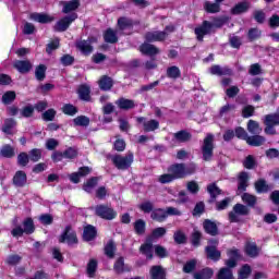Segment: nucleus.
Masks as SVG:
<instances>
[{
    "mask_svg": "<svg viewBox=\"0 0 279 279\" xmlns=\"http://www.w3.org/2000/svg\"><path fill=\"white\" fill-rule=\"evenodd\" d=\"M166 234H167V229L159 227L153 231L151 239H160V236H165Z\"/></svg>",
    "mask_w": 279,
    "mask_h": 279,
    "instance_id": "e2e57ef3",
    "label": "nucleus"
},
{
    "mask_svg": "<svg viewBox=\"0 0 279 279\" xmlns=\"http://www.w3.org/2000/svg\"><path fill=\"white\" fill-rule=\"evenodd\" d=\"M204 230L207 234H211V236H215L218 232L217 225L210 220L204 221Z\"/></svg>",
    "mask_w": 279,
    "mask_h": 279,
    "instance_id": "a878e982",
    "label": "nucleus"
},
{
    "mask_svg": "<svg viewBox=\"0 0 279 279\" xmlns=\"http://www.w3.org/2000/svg\"><path fill=\"white\" fill-rule=\"evenodd\" d=\"M13 184L19 187L25 186V184H27V174L21 170L15 172L13 177Z\"/></svg>",
    "mask_w": 279,
    "mask_h": 279,
    "instance_id": "ddd939ff",
    "label": "nucleus"
},
{
    "mask_svg": "<svg viewBox=\"0 0 279 279\" xmlns=\"http://www.w3.org/2000/svg\"><path fill=\"white\" fill-rule=\"evenodd\" d=\"M43 119L44 121H53V119H56V110L48 109L43 113Z\"/></svg>",
    "mask_w": 279,
    "mask_h": 279,
    "instance_id": "338daca9",
    "label": "nucleus"
},
{
    "mask_svg": "<svg viewBox=\"0 0 279 279\" xmlns=\"http://www.w3.org/2000/svg\"><path fill=\"white\" fill-rule=\"evenodd\" d=\"M255 189L257 193H267L269 191V185L265 180H259L255 183Z\"/></svg>",
    "mask_w": 279,
    "mask_h": 279,
    "instance_id": "37998d69",
    "label": "nucleus"
},
{
    "mask_svg": "<svg viewBox=\"0 0 279 279\" xmlns=\"http://www.w3.org/2000/svg\"><path fill=\"white\" fill-rule=\"evenodd\" d=\"M137 123H143L144 132H154L160 128V123L157 120H148L145 118H137Z\"/></svg>",
    "mask_w": 279,
    "mask_h": 279,
    "instance_id": "9b49d317",
    "label": "nucleus"
},
{
    "mask_svg": "<svg viewBox=\"0 0 279 279\" xmlns=\"http://www.w3.org/2000/svg\"><path fill=\"white\" fill-rule=\"evenodd\" d=\"M88 173H90V168H88V167L80 168L78 172H74V173L70 174V180L74 184H78L80 179L84 178V175H88Z\"/></svg>",
    "mask_w": 279,
    "mask_h": 279,
    "instance_id": "4468645a",
    "label": "nucleus"
},
{
    "mask_svg": "<svg viewBox=\"0 0 279 279\" xmlns=\"http://www.w3.org/2000/svg\"><path fill=\"white\" fill-rule=\"evenodd\" d=\"M151 279H165V269L160 266H153L150 269Z\"/></svg>",
    "mask_w": 279,
    "mask_h": 279,
    "instance_id": "c85d7f7f",
    "label": "nucleus"
},
{
    "mask_svg": "<svg viewBox=\"0 0 279 279\" xmlns=\"http://www.w3.org/2000/svg\"><path fill=\"white\" fill-rule=\"evenodd\" d=\"M151 219L155 221H165L167 219V210L156 209L151 213Z\"/></svg>",
    "mask_w": 279,
    "mask_h": 279,
    "instance_id": "e433bc0d",
    "label": "nucleus"
},
{
    "mask_svg": "<svg viewBox=\"0 0 279 279\" xmlns=\"http://www.w3.org/2000/svg\"><path fill=\"white\" fill-rule=\"evenodd\" d=\"M14 99H16V93H14V92H7L2 96V104H5V105L12 104V101H14Z\"/></svg>",
    "mask_w": 279,
    "mask_h": 279,
    "instance_id": "6e6d98bb",
    "label": "nucleus"
},
{
    "mask_svg": "<svg viewBox=\"0 0 279 279\" xmlns=\"http://www.w3.org/2000/svg\"><path fill=\"white\" fill-rule=\"evenodd\" d=\"M23 226L25 234H32L34 232V220L32 218L24 220Z\"/></svg>",
    "mask_w": 279,
    "mask_h": 279,
    "instance_id": "49530a36",
    "label": "nucleus"
},
{
    "mask_svg": "<svg viewBox=\"0 0 279 279\" xmlns=\"http://www.w3.org/2000/svg\"><path fill=\"white\" fill-rule=\"evenodd\" d=\"M118 27L120 29H129V27H132V21L126 17H121L118 20Z\"/></svg>",
    "mask_w": 279,
    "mask_h": 279,
    "instance_id": "3c124183",
    "label": "nucleus"
},
{
    "mask_svg": "<svg viewBox=\"0 0 279 279\" xmlns=\"http://www.w3.org/2000/svg\"><path fill=\"white\" fill-rule=\"evenodd\" d=\"M234 108H236L234 105H225L222 108H220V117H226V114H230V112H233Z\"/></svg>",
    "mask_w": 279,
    "mask_h": 279,
    "instance_id": "0e129e2a",
    "label": "nucleus"
},
{
    "mask_svg": "<svg viewBox=\"0 0 279 279\" xmlns=\"http://www.w3.org/2000/svg\"><path fill=\"white\" fill-rule=\"evenodd\" d=\"M43 157V150L38 148H34L29 151V158L33 162H38V160Z\"/></svg>",
    "mask_w": 279,
    "mask_h": 279,
    "instance_id": "4d7b16f0",
    "label": "nucleus"
},
{
    "mask_svg": "<svg viewBox=\"0 0 279 279\" xmlns=\"http://www.w3.org/2000/svg\"><path fill=\"white\" fill-rule=\"evenodd\" d=\"M0 156L3 158H12L14 156V148L10 145H5L0 149Z\"/></svg>",
    "mask_w": 279,
    "mask_h": 279,
    "instance_id": "a19ab883",
    "label": "nucleus"
},
{
    "mask_svg": "<svg viewBox=\"0 0 279 279\" xmlns=\"http://www.w3.org/2000/svg\"><path fill=\"white\" fill-rule=\"evenodd\" d=\"M104 39L107 43L114 44L119 38L117 37V32H114L112 28H108L104 34Z\"/></svg>",
    "mask_w": 279,
    "mask_h": 279,
    "instance_id": "473e14b6",
    "label": "nucleus"
},
{
    "mask_svg": "<svg viewBox=\"0 0 279 279\" xmlns=\"http://www.w3.org/2000/svg\"><path fill=\"white\" fill-rule=\"evenodd\" d=\"M252 274V268L248 265H244L239 271V279H247Z\"/></svg>",
    "mask_w": 279,
    "mask_h": 279,
    "instance_id": "864d4df0",
    "label": "nucleus"
},
{
    "mask_svg": "<svg viewBox=\"0 0 279 279\" xmlns=\"http://www.w3.org/2000/svg\"><path fill=\"white\" fill-rule=\"evenodd\" d=\"M242 202H244V204H247V206H255L256 196H254L252 194L244 193L242 195Z\"/></svg>",
    "mask_w": 279,
    "mask_h": 279,
    "instance_id": "09e8293b",
    "label": "nucleus"
},
{
    "mask_svg": "<svg viewBox=\"0 0 279 279\" xmlns=\"http://www.w3.org/2000/svg\"><path fill=\"white\" fill-rule=\"evenodd\" d=\"M15 125H16V122L14 120L8 119L4 121L2 132H4V134H14Z\"/></svg>",
    "mask_w": 279,
    "mask_h": 279,
    "instance_id": "f704fd0d",
    "label": "nucleus"
},
{
    "mask_svg": "<svg viewBox=\"0 0 279 279\" xmlns=\"http://www.w3.org/2000/svg\"><path fill=\"white\" fill-rule=\"evenodd\" d=\"M114 242H108V244L105 246V254L108 256V258H114Z\"/></svg>",
    "mask_w": 279,
    "mask_h": 279,
    "instance_id": "13d9d810",
    "label": "nucleus"
},
{
    "mask_svg": "<svg viewBox=\"0 0 279 279\" xmlns=\"http://www.w3.org/2000/svg\"><path fill=\"white\" fill-rule=\"evenodd\" d=\"M28 162H29V156L26 153H21L17 156V163L21 167H27Z\"/></svg>",
    "mask_w": 279,
    "mask_h": 279,
    "instance_id": "052dcab7",
    "label": "nucleus"
},
{
    "mask_svg": "<svg viewBox=\"0 0 279 279\" xmlns=\"http://www.w3.org/2000/svg\"><path fill=\"white\" fill-rule=\"evenodd\" d=\"M77 8H80V1L72 0V1L63 3V10L62 11H63L64 14H69V12H73V11L77 10Z\"/></svg>",
    "mask_w": 279,
    "mask_h": 279,
    "instance_id": "393cba45",
    "label": "nucleus"
},
{
    "mask_svg": "<svg viewBox=\"0 0 279 279\" xmlns=\"http://www.w3.org/2000/svg\"><path fill=\"white\" fill-rule=\"evenodd\" d=\"M167 38V32H149L146 34V40L148 43H156L158 40H165Z\"/></svg>",
    "mask_w": 279,
    "mask_h": 279,
    "instance_id": "2eb2a0df",
    "label": "nucleus"
},
{
    "mask_svg": "<svg viewBox=\"0 0 279 279\" xmlns=\"http://www.w3.org/2000/svg\"><path fill=\"white\" fill-rule=\"evenodd\" d=\"M99 87L101 90H110L112 88V78L104 76L99 81Z\"/></svg>",
    "mask_w": 279,
    "mask_h": 279,
    "instance_id": "58836bf2",
    "label": "nucleus"
},
{
    "mask_svg": "<svg viewBox=\"0 0 279 279\" xmlns=\"http://www.w3.org/2000/svg\"><path fill=\"white\" fill-rule=\"evenodd\" d=\"M62 112H63V114L73 117V116L77 114V108H75V106H73L71 104H68L62 107Z\"/></svg>",
    "mask_w": 279,
    "mask_h": 279,
    "instance_id": "c03bdc74",
    "label": "nucleus"
},
{
    "mask_svg": "<svg viewBox=\"0 0 279 279\" xmlns=\"http://www.w3.org/2000/svg\"><path fill=\"white\" fill-rule=\"evenodd\" d=\"M117 106H119L122 110H130L134 108V100L120 98L116 101Z\"/></svg>",
    "mask_w": 279,
    "mask_h": 279,
    "instance_id": "c756f323",
    "label": "nucleus"
},
{
    "mask_svg": "<svg viewBox=\"0 0 279 279\" xmlns=\"http://www.w3.org/2000/svg\"><path fill=\"white\" fill-rule=\"evenodd\" d=\"M134 230L136 234H145V222L143 221V219L134 222Z\"/></svg>",
    "mask_w": 279,
    "mask_h": 279,
    "instance_id": "bf43d9fd",
    "label": "nucleus"
},
{
    "mask_svg": "<svg viewBox=\"0 0 279 279\" xmlns=\"http://www.w3.org/2000/svg\"><path fill=\"white\" fill-rule=\"evenodd\" d=\"M245 252H246L247 256H251L252 258H254V256H256L259 251H258V246H256V244L248 243V244H246Z\"/></svg>",
    "mask_w": 279,
    "mask_h": 279,
    "instance_id": "79ce46f5",
    "label": "nucleus"
},
{
    "mask_svg": "<svg viewBox=\"0 0 279 279\" xmlns=\"http://www.w3.org/2000/svg\"><path fill=\"white\" fill-rule=\"evenodd\" d=\"M222 26H223V20H218V21H215L214 23L204 21L201 26L195 28V35L197 40H204V36H208V34H213L216 27H222Z\"/></svg>",
    "mask_w": 279,
    "mask_h": 279,
    "instance_id": "f257e3e1",
    "label": "nucleus"
},
{
    "mask_svg": "<svg viewBox=\"0 0 279 279\" xmlns=\"http://www.w3.org/2000/svg\"><path fill=\"white\" fill-rule=\"evenodd\" d=\"M93 43H97V38L92 37L87 41L86 40H81L76 44L77 49L82 51L85 56H88V53H93Z\"/></svg>",
    "mask_w": 279,
    "mask_h": 279,
    "instance_id": "9d476101",
    "label": "nucleus"
},
{
    "mask_svg": "<svg viewBox=\"0 0 279 279\" xmlns=\"http://www.w3.org/2000/svg\"><path fill=\"white\" fill-rule=\"evenodd\" d=\"M111 161L121 171H125V169H130L132 167V162H134V155L129 153L126 156L113 155L111 157Z\"/></svg>",
    "mask_w": 279,
    "mask_h": 279,
    "instance_id": "f03ea898",
    "label": "nucleus"
},
{
    "mask_svg": "<svg viewBox=\"0 0 279 279\" xmlns=\"http://www.w3.org/2000/svg\"><path fill=\"white\" fill-rule=\"evenodd\" d=\"M207 191L213 199H215V197H217V195H221V190H219L217 187V184H215V183L209 184L207 186Z\"/></svg>",
    "mask_w": 279,
    "mask_h": 279,
    "instance_id": "603ef678",
    "label": "nucleus"
},
{
    "mask_svg": "<svg viewBox=\"0 0 279 279\" xmlns=\"http://www.w3.org/2000/svg\"><path fill=\"white\" fill-rule=\"evenodd\" d=\"M47 71V66L40 64L39 66L36 68L35 71V76L37 80H39V82H43V80H45V73Z\"/></svg>",
    "mask_w": 279,
    "mask_h": 279,
    "instance_id": "5fc2aeb1",
    "label": "nucleus"
},
{
    "mask_svg": "<svg viewBox=\"0 0 279 279\" xmlns=\"http://www.w3.org/2000/svg\"><path fill=\"white\" fill-rule=\"evenodd\" d=\"M264 124L272 125V126L279 125V114L278 113L267 114L265 117Z\"/></svg>",
    "mask_w": 279,
    "mask_h": 279,
    "instance_id": "2f4dec72",
    "label": "nucleus"
},
{
    "mask_svg": "<svg viewBox=\"0 0 279 279\" xmlns=\"http://www.w3.org/2000/svg\"><path fill=\"white\" fill-rule=\"evenodd\" d=\"M95 186H97V178H93L90 180H88L83 189L86 193H93V190L95 189Z\"/></svg>",
    "mask_w": 279,
    "mask_h": 279,
    "instance_id": "de8ad7c7",
    "label": "nucleus"
},
{
    "mask_svg": "<svg viewBox=\"0 0 279 279\" xmlns=\"http://www.w3.org/2000/svg\"><path fill=\"white\" fill-rule=\"evenodd\" d=\"M13 66L19 73H29V71H32V62L27 60H16L14 61Z\"/></svg>",
    "mask_w": 279,
    "mask_h": 279,
    "instance_id": "f8f14e48",
    "label": "nucleus"
},
{
    "mask_svg": "<svg viewBox=\"0 0 279 279\" xmlns=\"http://www.w3.org/2000/svg\"><path fill=\"white\" fill-rule=\"evenodd\" d=\"M195 171V166H192L191 169L184 167L183 163H177L169 167L168 172L172 174L174 180H180V178H184L185 175H190Z\"/></svg>",
    "mask_w": 279,
    "mask_h": 279,
    "instance_id": "7ed1b4c3",
    "label": "nucleus"
},
{
    "mask_svg": "<svg viewBox=\"0 0 279 279\" xmlns=\"http://www.w3.org/2000/svg\"><path fill=\"white\" fill-rule=\"evenodd\" d=\"M245 215H250V208L243 204H236L233 207V210L229 213V219L233 223L241 221V217H245Z\"/></svg>",
    "mask_w": 279,
    "mask_h": 279,
    "instance_id": "39448f33",
    "label": "nucleus"
},
{
    "mask_svg": "<svg viewBox=\"0 0 279 279\" xmlns=\"http://www.w3.org/2000/svg\"><path fill=\"white\" fill-rule=\"evenodd\" d=\"M95 271H97V259H90L87 264V274L89 278H93V276H95Z\"/></svg>",
    "mask_w": 279,
    "mask_h": 279,
    "instance_id": "8fccbe9b",
    "label": "nucleus"
},
{
    "mask_svg": "<svg viewBox=\"0 0 279 279\" xmlns=\"http://www.w3.org/2000/svg\"><path fill=\"white\" fill-rule=\"evenodd\" d=\"M217 245H219V242L217 240H211L206 247L207 256L211 260H219V258H221V252L217 251Z\"/></svg>",
    "mask_w": 279,
    "mask_h": 279,
    "instance_id": "1a4fd4ad",
    "label": "nucleus"
},
{
    "mask_svg": "<svg viewBox=\"0 0 279 279\" xmlns=\"http://www.w3.org/2000/svg\"><path fill=\"white\" fill-rule=\"evenodd\" d=\"M215 141V136L213 134H208L203 144V158L204 160L208 161L213 158V149L215 148V145L213 144Z\"/></svg>",
    "mask_w": 279,
    "mask_h": 279,
    "instance_id": "0eeeda50",
    "label": "nucleus"
},
{
    "mask_svg": "<svg viewBox=\"0 0 279 279\" xmlns=\"http://www.w3.org/2000/svg\"><path fill=\"white\" fill-rule=\"evenodd\" d=\"M73 123L76 128H88L90 125V119L86 116H78L73 119Z\"/></svg>",
    "mask_w": 279,
    "mask_h": 279,
    "instance_id": "b1692460",
    "label": "nucleus"
},
{
    "mask_svg": "<svg viewBox=\"0 0 279 279\" xmlns=\"http://www.w3.org/2000/svg\"><path fill=\"white\" fill-rule=\"evenodd\" d=\"M140 252L144 254L147 258H154V245L151 242L147 241L140 247Z\"/></svg>",
    "mask_w": 279,
    "mask_h": 279,
    "instance_id": "5701e85b",
    "label": "nucleus"
},
{
    "mask_svg": "<svg viewBox=\"0 0 279 279\" xmlns=\"http://www.w3.org/2000/svg\"><path fill=\"white\" fill-rule=\"evenodd\" d=\"M204 9L207 12H209V14H216V12H219V10H221V8L218 4V2H210V1H206L204 3Z\"/></svg>",
    "mask_w": 279,
    "mask_h": 279,
    "instance_id": "72a5a7b5",
    "label": "nucleus"
},
{
    "mask_svg": "<svg viewBox=\"0 0 279 279\" xmlns=\"http://www.w3.org/2000/svg\"><path fill=\"white\" fill-rule=\"evenodd\" d=\"M59 243L68 245H77V234L71 227H66L63 233L59 236Z\"/></svg>",
    "mask_w": 279,
    "mask_h": 279,
    "instance_id": "423d86ee",
    "label": "nucleus"
},
{
    "mask_svg": "<svg viewBox=\"0 0 279 279\" xmlns=\"http://www.w3.org/2000/svg\"><path fill=\"white\" fill-rule=\"evenodd\" d=\"M167 75L171 80H178V77H180V75H182V73L180 72V68L172 65V66L168 68Z\"/></svg>",
    "mask_w": 279,
    "mask_h": 279,
    "instance_id": "ea45409f",
    "label": "nucleus"
},
{
    "mask_svg": "<svg viewBox=\"0 0 279 279\" xmlns=\"http://www.w3.org/2000/svg\"><path fill=\"white\" fill-rule=\"evenodd\" d=\"M218 279H234L230 268H221L218 272Z\"/></svg>",
    "mask_w": 279,
    "mask_h": 279,
    "instance_id": "a18cd8bd",
    "label": "nucleus"
},
{
    "mask_svg": "<svg viewBox=\"0 0 279 279\" xmlns=\"http://www.w3.org/2000/svg\"><path fill=\"white\" fill-rule=\"evenodd\" d=\"M140 51L142 53H145L146 56H157V53H160V50L158 48L147 43L141 46Z\"/></svg>",
    "mask_w": 279,
    "mask_h": 279,
    "instance_id": "f3484780",
    "label": "nucleus"
},
{
    "mask_svg": "<svg viewBox=\"0 0 279 279\" xmlns=\"http://www.w3.org/2000/svg\"><path fill=\"white\" fill-rule=\"evenodd\" d=\"M209 72L211 75H230V73H232V71L228 68H221L220 65H214L209 69Z\"/></svg>",
    "mask_w": 279,
    "mask_h": 279,
    "instance_id": "4be33fe9",
    "label": "nucleus"
},
{
    "mask_svg": "<svg viewBox=\"0 0 279 279\" xmlns=\"http://www.w3.org/2000/svg\"><path fill=\"white\" fill-rule=\"evenodd\" d=\"M80 99L88 101L90 99V87L88 85H81L77 90Z\"/></svg>",
    "mask_w": 279,
    "mask_h": 279,
    "instance_id": "412c9836",
    "label": "nucleus"
},
{
    "mask_svg": "<svg viewBox=\"0 0 279 279\" xmlns=\"http://www.w3.org/2000/svg\"><path fill=\"white\" fill-rule=\"evenodd\" d=\"M247 180H250L247 172H241L239 174L238 191H245V189H247Z\"/></svg>",
    "mask_w": 279,
    "mask_h": 279,
    "instance_id": "bb28decb",
    "label": "nucleus"
},
{
    "mask_svg": "<svg viewBox=\"0 0 279 279\" xmlns=\"http://www.w3.org/2000/svg\"><path fill=\"white\" fill-rule=\"evenodd\" d=\"M29 19L36 21V23H51V21H53V17L45 13H32Z\"/></svg>",
    "mask_w": 279,
    "mask_h": 279,
    "instance_id": "6ab92c4d",
    "label": "nucleus"
},
{
    "mask_svg": "<svg viewBox=\"0 0 279 279\" xmlns=\"http://www.w3.org/2000/svg\"><path fill=\"white\" fill-rule=\"evenodd\" d=\"M230 202H232V198H230V197L225 198V199L221 201V202H218V203L216 204L217 210H226V208H228V206H230Z\"/></svg>",
    "mask_w": 279,
    "mask_h": 279,
    "instance_id": "69168bd1",
    "label": "nucleus"
},
{
    "mask_svg": "<svg viewBox=\"0 0 279 279\" xmlns=\"http://www.w3.org/2000/svg\"><path fill=\"white\" fill-rule=\"evenodd\" d=\"M173 180H175L171 172L166 173V174H161L158 178V182H160V184H169V182H173Z\"/></svg>",
    "mask_w": 279,
    "mask_h": 279,
    "instance_id": "680f3d73",
    "label": "nucleus"
},
{
    "mask_svg": "<svg viewBox=\"0 0 279 279\" xmlns=\"http://www.w3.org/2000/svg\"><path fill=\"white\" fill-rule=\"evenodd\" d=\"M215 272L210 268H205L199 272L194 274V279H211Z\"/></svg>",
    "mask_w": 279,
    "mask_h": 279,
    "instance_id": "7c9ffc66",
    "label": "nucleus"
},
{
    "mask_svg": "<svg viewBox=\"0 0 279 279\" xmlns=\"http://www.w3.org/2000/svg\"><path fill=\"white\" fill-rule=\"evenodd\" d=\"M97 236V229L95 227L88 225L84 228L83 239L84 241H93Z\"/></svg>",
    "mask_w": 279,
    "mask_h": 279,
    "instance_id": "aec40b11",
    "label": "nucleus"
},
{
    "mask_svg": "<svg viewBox=\"0 0 279 279\" xmlns=\"http://www.w3.org/2000/svg\"><path fill=\"white\" fill-rule=\"evenodd\" d=\"M235 136L238 138H242V141H246V142L250 138V136H247V132H245V130L243 128L235 129Z\"/></svg>",
    "mask_w": 279,
    "mask_h": 279,
    "instance_id": "774afa93",
    "label": "nucleus"
},
{
    "mask_svg": "<svg viewBox=\"0 0 279 279\" xmlns=\"http://www.w3.org/2000/svg\"><path fill=\"white\" fill-rule=\"evenodd\" d=\"M247 132L250 134H260L263 132V129L260 128V124L254 120H250L247 123Z\"/></svg>",
    "mask_w": 279,
    "mask_h": 279,
    "instance_id": "cd10ccee",
    "label": "nucleus"
},
{
    "mask_svg": "<svg viewBox=\"0 0 279 279\" xmlns=\"http://www.w3.org/2000/svg\"><path fill=\"white\" fill-rule=\"evenodd\" d=\"M174 140L178 143H186V141H191V133L186 131H180L174 134Z\"/></svg>",
    "mask_w": 279,
    "mask_h": 279,
    "instance_id": "4c0bfd02",
    "label": "nucleus"
},
{
    "mask_svg": "<svg viewBox=\"0 0 279 279\" xmlns=\"http://www.w3.org/2000/svg\"><path fill=\"white\" fill-rule=\"evenodd\" d=\"M75 19H77V14L75 13H73L70 16L61 19L59 22H57L54 29L57 32H66V29H69V25H71L73 21H75Z\"/></svg>",
    "mask_w": 279,
    "mask_h": 279,
    "instance_id": "6e6552de",
    "label": "nucleus"
},
{
    "mask_svg": "<svg viewBox=\"0 0 279 279\" xmlns=\"http://www.w3.org/2000/svg\"><path fill=\"white\" fill-rule=\"evenodd\" d=\"M250 10V2H240L233 9V14H243V12H247Z\"/></svg>",
    "mask_w": 279,
    "mask_h": 279,
    "instance_id": "c9c22d12",
    "label": "nucleus"
},
{
    "mask_svg": "<svg viewBox=\"0 0 279 279\" xmlns=\"http://www.w3.org/2000/svg\"><path fill=\"white\" fill-rule=\"evenodd\" d=\"M265 136L258 134L248 136V138H246L247 145H251L252 147H260V145H265Z\"/></svg>",
    "mask_w": 279,
    "mask_h": 279,
    "instance_id": "dca6fc26",
    "label": "nucleus"
},
{
    "mask_svg": "<svg viewBox=\"0 0 279 279\" xmlns=\"http://www.w3.org/2000/svg\"><path fill=\"white\" fill-rule=\"evenodd\" d=\"M229 259L226 262L227 267H236V260H239V250L232 248L228 252Z\"/></svg>",
    "mask_w": 279,
    "mask_h": 279,
    "instance_id": "a211bd4d",
    "label": "nucleus"
},
{
    "mask_svg": "<svg viewBox=\"0 0 279 279\" xmlns=\"http://www.w3.org/2000/svg\"><path fill=\"white\" fill-rule=\"evenodd\" d=\"M94 210L98 217H100L101 219H107V221H112V219H117V211L108 205H97Z\"/></svg>",
    "mask_w": 279,
    "mask_h": 279,
    "instance_id": "20e7f679",
    "label": "nucleus"
}]
</instances>
